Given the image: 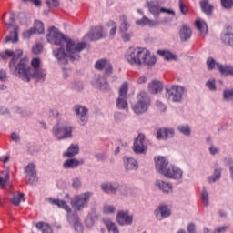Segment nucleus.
Returning a JSON list of instances; mask_svg holds the SVG:
<instances>
[{"instance_id": "a18cd8bd", "label": "nucleus", "mask_w": 233, "mask_h": 233, "mask_svg": "<svg viewBox=\"0 0 233 233\" xmlns=\"http://www.w3.org/2000/svg\"><path fill=\"white\" fill-rule=\"evenodd\" d=\"M136 23L139 26H146V25H148V26H154V25H156V22L151 21L150 19L145 16L142 19L137 20Z\"/></svg>"}, {"instance_id": "338daca9", "label": "nucleus", "mask_w": 233, "mask_h": 233, "mask_svg": "<svg viewBox=\"0 0 233 233\" xmlns=\"http://www.w3.org/2000/svg\"><path fill=\"white\" fill-rule=\"evenodd\" d=\"M95 157L97 161H106L107 156L106 153H97L95 155Z\"/></svg>"}, {"instance_id": "423d86ee", "label": "nucleus", "mask_w": 233, "mask_h": 233, "mask_svg": "<svg viewBox=\"0 0 233 233\" xmlns=\"http://www.w3.org/2000/svg\"><path fill=\"white\" fill-rule=\"evenodd\" d=\"M150 106V96L146 92H140L137 96V103L132 106V110L139 116L145 114Z\"/></svg>"}, {"instance_id": "774afa93", "label": "nucleus", "mask_w": 233, "mask_h": 233, "mask_svg": "<svg viewBox=\"0 0 233 233\" xmlns=\"http://www.w3.org/2000/svg\"><path fill=\"white\" fill-rule=\"evenodd\" d=\"M132 33H122V39L125 43H128V41H130V39H132Z\"/></svg>"}, {"instance_id": "f03ea898", "label": "nucleus", "mask_w": 233, "mask_h": 233, "mask_svg": "<svg viewBox=\"0 0 233 233\" xmlns=\"http://www.w3.org/2000/svg\"><path fill=\"white\" fill-rule=\"evenodd\" d=\"M9 68L11 74H14V76H16V77H19L25 83H29L32 78L37 81H45L46 79V71L42 68L32 69L28 66V60L26 58L20 59L17 66H15V58H13L9 63Z\"/></svg>"}, {"instance_id": "e433bc0d", "label": "nucleus", "mask_w": 233, "mask_h": 233, "mask_svg": "<svg viewBox=\"0 0 233 233\" xmlns=\"http://www.w3.org/2000/svg\"><path fill=\"white\" fill-rule=\"evenodd\" d=\"M196 27L198 28L200 35L202 36L207 35L208 32V26L207 25V23L205 21L198 20L196 22Z\"/></svg>"}, {"instance_id": "6e6d98bb", "label": "nucleus", "mask_w": 233, "mask_h": 233, "mask_svg": "<svg viewBox=\"0 0 233 233\" xmlns=\"http://www.w3.org/2000/svg\"><path fill=\"white\" fill-rule=\"evenodd\" d=\"M46 5H47L48 8H57L59 0H46Z\"/></svg>"}, {"instance_id": "bf43d9fd", "label": "nucleus", "mask_w": 233, "mask_h": 233, "mask_svg": "<svg viewBox=\"0 0 233 233\" xmlns=\"http://www.w3.org/2000/svg\"><path fill=\"white\" fill-rule=\"evenodd\" d=\"M208 150L211 156H217V154H219L220 152L219 147H216L214 144L209 146Z\"/></svg>"}, {"instance_id": "7c9ffc66", "label": "nucleus", "mask_w": 233, "mask_h": 233, "mask_svg": "<svg viewBox=\"0 0 233 233\" xmlns=\"http://www.w3.org/2000/svg\"><path fill=\"white\" fill-rule=\"evenodd\" d=\"M97 218H99V215L96 214L95 210L91 211L85 220L86 227H87V228H92L96 224V221H97Z\"/></svg>"}, {"instance_id": "c85d7f7f", "label": "nucleus", "mask_w": 233, "mask_h": 233, "mask_svg": "<svg viewBox=\"0 0 233 233\" xmlns=\"http://www.w3.org/2000/svg\"><path fill=\"white\" fill-rule=\"evenodd\" d=\"M179 37L182 43H187L192 37V30L188 25H183L179 31Z\"/></svg>"}, {"instance_id": "72a5a7b5", "label": "nucleus", "mask_w": 233, "mask_h": 233, "mask_svg": "<svg viewBox=\"0 0 233 233\" xmlns=\"http://www.w3.org/2000/svg\"><path fill=\"white\" fill-rule=\"evenodd\" d=\"M221 179V168L219 167H215L213 175L208 177V183H218Z\"/></svg>"}, {"instance_id": "09e8293b", "label": "nucleus", "mask_w": 233, "mask_h": 233, "mask_svg": "<svg viewBox=\"0 0 233 233\" xmlns=\"http://www.w3.org/2000/svg\"><path fill=\"white\" fill-rule=\"evenodd\" d=\"M206 86L210 92H216L218 87L216 86V79H209L206 82Z\"/></svg>"}, {"instance_id": "8fccbe9b", "label": "nucleus", "mask_w": 233, "mask_h": 233, "mask_svg": "<svg viewBox=\"0 0 233 233\" xmlns=\"http://www.w3.org/2000/svg\"><path fill=\"white\" fill-rule=\"evenodd\" d=\"M8 183H10V174L5 172V177H0V187H8Z\"/></svg>"}, {"instance_id": "cd10ccee", "label": "nucleus", "mask_w": 233, "mask_h": 233, "mask_svg": "<svg viewBox=\"0 0 233 233\" xmlns=\"http://www.w3.org/2000/svg\"><path fill=\"white\" fill-rule=\"evenodd\" d=\"M84 163H85V160L69 158L63 163V168H65V170H70V169L74 170L76 167H79V165H83Z\"/></svg>"}, {"instance_id": "5fc2aeb1", "label": "nucleus", "mask_w": 233, "mask_h": 233, "mask_svg": "<svg viewBox=\"0 0 233 233\" xmlns=\"http://www.w3.org/2000/svg\"><path fill=\"white\" fill-rule=\"evenodd\" d=\"M221 6L227 10H230L233 6V0H220Z\"/></svg>"}, {"instance_id": "864d4df0", "label": "nucleus", "mask_w": 233, "mask_h": 233, "mask_svg": "<svg viewBox=\"0 0 233 233\" xmlns=\"http://www.w3.org/2000/svg\"><path fill=\"white\" fill-rule=\"evenodd\" d=\"M31 66H32L31 67L32 70H37L41 68L39 67L41 66V60L39 58H33L31 61Z\"/></svg>"}, {"instance_id": "6e6552de", "label": "nucleus", "mask_w": 233, "mask_h": 233, "mask_svg": "<svg viewBox=\"0 0 233 233\" xmlns=\"http://www.w3.org/2000/svg\"><path fill=\"white\" fill-rule=\"evenodd\" d=\"M92 198L91 192L81 193L80 195L76 196L71 201V205L76 212H81L88 207V201Z\"/></svg>"}, {"instance_id": "1a4fd4ad", "label": "nucleus", "mask_w": 233, "mask_h": 233, "mask_svg": "<svg viewBox=\"0 0 233 233\" xmlns=\"http://www.w3.org/2000/svg\"><path fill=\"white\" fill-rule=\"evenodd\" d=\"M127 94L128 84L124 83L119 89V96L116 99V108H118V110L128 112V97L127 96Z\"/></svg>"}, {"instance_id": "4468645a", "label": "nucleus", "mask_w": 233, "mask_h": 233, "mask_svg": "<svg viewBox=\"0 0 233 233\" xmlns=\"http://www.w3.org/2000/svg\"><path fill=\"white\" fill-rule=\"evenodd\" d=\"M164 177L167 179H174L175 181H179L183 179V170L177 166L169 165L167 170L164 173Z\"/></svg>"}, {"instance_id": "58836bf2", "label": "nucleus", "mask_w": 233, "mask_h": 233, "mask_svg": "<svg viewBox=\"0 0 233 233\" xmlns=\"http://www.w3.org/2000/svg\"><path fill=\"white\" fill-rule=\"evenodd\" d=\"M222 99L225 103H230V101H233V87L223 90Z\"/></svg>"}, {"instance_id": "bb28decb", "label": "nucleus", "mask_w": 233, "mask_h": 233, "mask_svg": "<svg viewBox=\"0 0 233 233\" xmlns=\"http://www.w3.org/2000/svg\"><path fill=\"white\" fill-rule=\"evenodd\" d=\"M16 54H17V56L13 51L6 49L5 52L0 53V57H1V59H4V60H6L9 57H12L11 61L15 58V62L16 63L17 59H19V57H21L23 56V51L18 50L16 52ZM11 61H10V63H11ZM15 66H17V65H15Z\"/></svg>"}, {"instance_id": "473e14b6", "label": "nucleus", "mask_w": 233, "mask_h": 233, "mask_svg": "<svg viewBox=\"0 0 233 233\" xmlns=\"http://www.w3.org/2000/svg\"><path fill=\"white\" fill-rule=\"evenodd\" d=\"M48 202L51 203V205H56V207H59V208H65L66 212H70L71 210L70 206L66 205V202L65 200L49 198Z\"/></svg>"}, {"instance_id": "4d7b16f0", "label": "nucleus", "mask_w": 233, "mask_h": 233, "mask_svg": "<svg viewBox=\"0 0 233 233\" xmlns=\"http://www.w3.org/2000/svg\"><path fill=\"white\" fill-rule=\"evenodd\" d=\"M72 187L75 190H77V188H81V178L79 177L73 178Z\"/></svg>"}, {"instance_id": "a211bd4d", "label": "nucleus", "mask_w": 233, "mask_h": 233, "mask_svg": "<svg viewBox=\"0 0 233 233\" xmlns=\"http://www.w3.org/2000/svg\"><path fill=\"white\" fill-rule=\"evenodd\" d=\"M175 131L172 127H161L157 130V139L159 141H168L174 137Z\"/></svg>"}, {"instance_id": "b1692460", "label": "nucleus", "mask_w": 233, "mask_h": 233, "mask_svg": "<svg viewBox=\"0 0 233 233\" xmlns=\"http://www.w3.org/2000/svg\"><path fill=\"white\" fill-rule=\"evenodd\" d=\"M86 39L89 41H97L103 39V27L96 26L91 29L89 33L85 35Z\"/></svg>"}, {"instance_id": "ea45409f", "label": "nucleus", "mask_w": 233, "mask_h": 233, "mask_svg": "<svg viewBox=\"0 0 233 233\" xmlns=\"http://www.w3.org/2000/svg\"><path fill=\"white\" fill-rule=\"evenodd\" d=\"M104 224L106 225L108 232L112 233H119V229L117 228V224L113 222L112 220H104Z\"/></svg>"}, {"instance_id": "39448f33", "label": "nucleus", "mask_w": 233, "mask_h": 233, "mask_svg": "<svg viewBox=\"0 0 233 233\" xmlns=\"http://www.w3.org/2000/svg\"><path fill=\"white\" fill-rule=\"evenodd\" d=\"M188 89L184 86H172L170 88H167L166 97L172 103H183V97H187Z\"/></svg>"}, {"instance_id": "69168bd1", "label": "nucleus", "mask_w": 233, "mask_h": 233, "mask_svg": "<svg viewBox=\"0 0 233 233\" xmlns=\"http://www.w3.org/2000/svg\"><path fill=\"white\" fill-rule=\"evenodd\" d=\"M43 50V45L36 44L32 47L33 54H41V51Z\"/></svg>"}, {"instance_id": "6ab92c4d", "label": "nucleus", "mask_w": 233, "mask_h": 233, "mask_svg": "<svg viewBox=\"0 0 233 233\" xmlns=\"http://www.w3.org/2000/svg\"><path fill=\"white\" fill-rule=\"evenodd\" d=\"M93 86L95 88H98V90H102V92H108L110 91V85L106 78L103 76H97L95 77L93 81Z\"/></svg>"}, {"instance_id": "0eeeda50", "label": "nucleus", "mask_w": 233, "mask_h": 233, "mask_svg": "<svg viewBox=\"0 0 233 233\" xmlns=\"http://www.w3.org/2000/svg\"><path fill=\"white\" fill-rule=\"evenodd\" d=\"M208 70H214V68L218 69L221 76H233V66L231 65H223L219 62H217L213 57H208L206 61Z\"/></svg>"}, {"instance_id": "4c0bfd02", "label": "nucleus", "mask_w": 233, "mask_h": 233, "mask_svg": "<svg viewBox=\"0 0 233 233\" xmlns=\"http://www.w3.org/2000/svg\"><path fill=\"white\" fill-rule=\"evenodd\" d=\"M77 154H79V146L71 144L64 156H66L67 157H74V156H77Z\"/></svg>"}, {"instance_id": "a19ab883", "label": "nucleus", "mask_w": 233, "mask_h": 233, "mask_svg": "<svg viewBox=\"0 0 233 233\" xmlns=\"http://www.w3.org/2000/svg\"><path fill=\"white\" fill-rule=\"evenodd\" d=\"M177 130L180 132V134H183V136H187V137L190 136V134H192V128H190L188 124L179 125L177 127Z\"/></svg>"}, {"instance_id": "dca6fc26", "label": "nucleus", "mask_w": 233, "mask_h": 233, "mask_svg": "<svg viewBox=\"0 0 233 233\" xmlns=\"http://www.w3.org/2000/svg\"><path fill=\"white\" fill-rule=\"evenodd\" d=\"M25 179L27 185H35L37 181H39V178L37 177V172L35 171V165L34 164H28L25 167Z\"/></svg>"}, {"instance_id": "9d476101", "label": "nucleus", "mask_w": 233, "mask_h": 233, "mask_svg": "<svg viewBox=\"0 0 233 233\" xmlns=\"http://www.w3.org/2000/svg\"><path fill=\"white\" fill-rule=\"evenodd\" d=\"M73 112H75L81 127H85L88 123V108L81 105H76L73 107Z\"/></svg>"}, {"instance_id": "f704fd0d", "label": "nucleus", "mask_w": 233, "mask_h": 233, "mask_svg": "<svg viewBox=\"0 0 233 233\" xmlns=\"http://www.w3.org/2000/svg\"><path fill=\"white\" fill-rule=\"evenodd\" d=\"M157 54L164 57L166 61H177V56H176V54L170 51L158 50Z\"/></svg>"}, {"instance_id": "e2e57ef3", "label": "nucleus", "mask_w": 233, "mask_h": 233, "mask_svg": "<svg viewBox=\"0 0 233 233\" xmlns=\"http://www.w3.org/2000/svg\"><path fill=\"white\" fill-rule=\"evenodd\" d=\"M34 34H35V29L32 27L31 29L24 32L23 37H25V39H30V36L34 35Z\"/></svg>"}, {"instance_id": "3c124183", "label": "nucleus", "mask_w": 233, "mask_h": 233, "mask_svg": "<svg viewBox=\"0 0 233 233\" xmlns=\"http://www.w3.org/2000/svg\"><path fill=\"white\" fill-rule=\"evenodd\" d=\"M200 198L202 199L203 205L205 207H208V192L207 191V189L205 187L202 190V194H201Z\"/></svg>"}, {"instance_id": "de8ad7c7", "label": "nucleus", "mask_w": 233, "mask_h": 233, "mask_svg": "<svg viewBox=\"0 0 233 233\" xmlns=\"http://www.w3.org/2000/svg\"><path fill=\"white\" fill-rule=\"evenodd\" d=\"M7 76H6V71L5 70H0V90H5L6 89V86H5V81H6Z\"/></svg>"}, {"instance_id": "ddd939ff", "label": "nucleus", "mask_w": 233, "mask_h": 233, "mask_svg": "<svg viewBox=\"0 0 233 233\" xmlns=\"http://www.w3.org/2000/svg\"><path fill=\"white\" fill-rule=\"evenodd\" d=\"M101 190L105 192V194H117L118 190L126 189L127 186H123L118 182H105L100 186Z\"/></svg>"}, {"instance_id": "37998d69", "label": "nucleus", "mask_w": 233, "mask_h": 233, "mask_svg": "<svg viewBox=\"0 0 233 233\" xmlns=\"http://www.w3.org/2000/svg\"><path fill=\"white\" fill-rule=\"evenodd\" d=\"M120 21L121 23H120L119 30L121 34H125L128 32V30L130 29V24H128L127 17L123 16L122 18H120Z\"/></svg>"}, {"instance_id": "f8f14e48", "label": "nucleus", "mask_w": 233, "mask_h": 233, "mask_svg": "<svg viewBox=\"0 0 233 233\" xmlns=\"http://www.w3.org/2000/svg\"><path fill=\"white\" fill-rule=\"evenodd\" d=\"M147 150H148V146L145 143V135L139 134L134 140L133 152L136 154H147Z\"/></svg>"}, {"instance_id": "a878e982", "label": "nucleus", "mask_w": 233, "mask_h": 233, "mask_svg": "<svg viewBox=\"0 0 233 233\" xmlns=\"http://www.w3.org/2000/svg\"><path fill=\"white\" fill-rule=\"evenodd\" d=\"M154 214L158 221L165 219V218H169L170 209L165 205L158 206L157 209H155Z\"/></svg>"}, {"instance_id": "2f4dec72", "label": "nucleus", "mask_w": 233, "mask_h": 233, "mask_svg": "<svg viewBox=\"0 0 233 233\" xmlns=\"http://www.w3.org/2000/svg\"><path fill=\"white\" fill-rule=\"evenodd\" d=\"M201 11L206 15H212V10H214V6L210 5V2L208 0H202L199 3Z\"/></svg>"}, {"instance_id": "49530a36", "label": "nucleus", "mask_w": 233, "mask_h": 233, "mask_svg": "<svg viewBox=\"0 0 233 233\" xmlns=\"http://www.w3.org/2000/svg\"><path fill=\"white\" fill-rule=\"evenodd\" d=\"M35 34H45V24L41 21L35 22Z\"/></svg>"}, {"instance_id": "603ef678", "label": "nucleus", "mask_w": 233, "mask_h": 233, "mask_svg": "<svg viewBox=\"0 0 233 233\" xmlns=\"http://www.w3.org/2000/svg\"><path fill=\"white\" fill-rule=\"evenodd\" d=\"M103 212L104 214H116V207L114 205H106Z\"/></svg>"}, {"instance_id": "20e7f679", "label": "nucleus", "mask_w": 233, "mask_h": 233, "mask_svg": "<svg viewBox=\"0 0 233 233\" xmlns=\"http://www.w3.org/2000/svg\"><path fill=\"white\" fill-rule=\"evenodd\" d=\"M51 132L56 141L72 139L74 137V127L72 124L66 122H57L53 126Z\"/></svg>"}, {"instance_id": "c756f323", "label": "nucleus", "mask_w": 233, "mask_h": 233, "mask_svg": "<svg viewBox=\"0 0 233 233\" xmlns=\"http://www.w3.org/2000/svg\"><path fill=\"white\" fill-rule=\"evenodd\" d=\"M148 90L151 94H159L163 90V83L159 80H153L148 85Z\"/></svg>"}, {"instance_id": "0e129e2a", "label": "nucleus", "mask_w": 233, "mask_h": 233, "mask_svg": "<svg viewBox=\"0 0 233 233\" xmlns=\"http://www.w3.org/2000/svg\"><path fill=\"white\" fill-rule=\"evenodd\" d=\"M114 117H115V121H116V123H119L125 119V114L121 112H116L114 114Z\"/></svg>"}, {"instance_id": "412c9836", "label": "nucleus", "mask_w": 233, "mask_h": 233, "mask_svg": "<svg viewBox=\"0 0 233 233\" xmlns=\"http://www.w3.org/2000/svg\"><path fill=\"white\" fill-rule=\"evenodd\" d=\"M221 41L233 48V25L228 26L221 34Z\"/></svg>"}, {"instance_id": "052dcab7", "label": "nucleus", "mask_w": 233, "mask_h": 233, "mask_svg": "<svg viewBox=\"0 0 233 233\" xmlns=\"http://www.w3.org/2000/svg\"><path fill=\"white\" fill-rule=\"evenodd\" d=\"M178 6L181 14H183V15H187L188 9L185 6L183 0H178Z\"/></svg>"}, {"instance_id": "79ce46f5", "label": "nucleus", "mask_w": 233, "mask_h": 233, "mask_svg": "<svg viewBox=\"0 0 233 233\" xmlns=\"http://www.w3.org/2000/svg\"><path fill=\"white\" fill-rule=\"evenodd\" d=\"M35 227L38 230H41L42 233H52V228L46 223L38 222L35 224Z\"/></svg>"}, {"instance_id": "f257e3e1", "label": "nucleus", "mask_w": 233, "mask_h": 233, "mask_svg": "<svg viewBox=\"0 0 233 233\" xmlns=\"http://www.w3.org/2000/svg\"><path fill=\"white\" fill-rule=\"evenodd\" d=\"M46 39L51 45L61 46L53 50V56L57 59L59 65H67L68 59L72 62L79 61L81 52L86 48V43L80 42L76 44L69 37H66L56 26L48 28Z\"/></svg>"}, {"instance_id": "9b49d317", "label": "nucleus", "mask_w": 233, "mask_h": 233, "mask_svg": "<svg viewBox=\"0 0 233 233\" xmlns=\"http://www.w3.org/2000/svg\"><path fill=\"white\" fill-rule=\"evenodd\" d=\"M116 221L120 227L130 226L134 223V215H130L128 210H120L116 214Z\"/></svg>"}, {"instance_id": "4be33fe9", "label": "nucleus", "mask_w": 233, "mask_h": 233, "mask_svg": "<svg viewBox=\"0 0 233 233\" xmlns=\"http://www.w3.org/2000/svg\"><path fill=\"white\" fill-rule=\"evenodd\" d=\"M123 163L126 172H132V170H137L139 168V163L132 157L125 156L123 157Z\"/></svg>"}, {"instance_id": "c9c22d12", "label": "nucleus", "mask_w": 233, "mask_h": 233, "mask_svg": "<svg viewBox=\"0 0 233 233\" xmlns=\"http://www.w3.org/2000/svg\"><path fill=\"white\" fill-rule=\"evenodd\" d=\"M148 8L150 14H152L154 17H159V12H161V8L159 7V4H157V2H150L148 4Z\"/></svg>"}, {"instance_id": "13d9d810", "label": "nucleus", "mask_w": 233, "mask_h": 233, "mask_svg": "<svg viewBox=\"0 0 233 233\" xmlns=\"http://www.w3.org/2000/svg\"><path fill=\"white\" fill-rule=\"evenodd\" d=\"M110 25L111 29L109 31V35L111 37H114V35H116V32H117V24H116V22L111 21Z\"/></svg>"}, {"instance_id": "5701e85b", "label": "nucleus", "mask_w": 233, "mask_h": 233, "mask_svg": "<svg viewBox=\"0 0 233 233\" xmlns=\"http://www.w3.org/2000/svg\"><path fill=\"white\" fill-rule=\"evenodd\" d=\"M168 158L165 157H158L157 159L156 160V170L159 174H162V176H165L167 170H168Z\"/></svg>"}, {"instance_id": "f3484780", "label": "nucleus", "mask_w": 233, "mask_h": 233, "mask_svg": "<svg viewBox=\"0 0 233 233\" xmlns=\"http://www.w3.org/2000/svg\"><path fill=\"white\" fill-rule=\"evenodd\" d=\"M5 25L7 26V30L13 28V31H10L9 35L6 36L5 43H17L19 41V26L14 25L12 22H5Z\"/></svg>"}, {"instance_id": "680f3d73", "label": "nucleus", "mask_w": 233, "mask_h": 233, "mask_svg": "<svg viewBox=\"0 0 233 233\" xmlns=\"http://www.w3.org/2000/svg\"><path fill=\"white\" fill-rule=\"evenodd\" d=\"M71 88H73V90H76V92H81V90H83V83H81V82H74L71 85Z\"/></svg>"}, {"instance_id": "393cba45", "label": "nucleus", "mask_w": 233, "mask_h": 233, "mask_svg": "<svg viewBox=\"0 0 233 233\" xmlns=\"http://www.w3.org/2000/svg\"><path fill=\"white\" fill-rule=\"evenodd\" d=\"M155 187H157V188H159V190L164 194H172L174 190L172 183L161 179H157L155 181Z\"/></svg>"}, {"instance_id": "aec40b11", "label": "nucleus", "mask_w": 233, "mask_h": 233, "mask_svg": "<svg viewBox=\"0 0 233 233\" xmlns=\"http://www.w3.org/2000/svg\"><path fill=\"white\" fill-rule=\"evenodd\" d=\"M96 70H100L105 72L106 76H110L112 74V64L109 60L106 59H100L97 60L95 64Z\"/></svg>"}, {"instance_id": "2eb2a0df", "label": "nucleus", "mask_w": 233, "mask_h": 233, "mask_svg": "<svg viewBox=\"0 0 233 233\" xmlns=\"http://www.w3.org/2000/svg\"><path fill=\"white\" fill-rule=\"evenodd\" d=\"M67 221L70 225L74 227L76 232L83 233V224L79 221V216L77 212L67 211Z\"/></svg>"}, {"instance_id": "c03bdc74", "label": "nucleus", "mask_w": 233, "mask_h": 233, "mask_svg": "<svg viewBox=\"0 0 233 233\" xmlns=\"http://www.w3.org/2000/svg\"><path fill=\"white\" fill-rule=\"evenodd\" d=\"M21 201H25V193H19L17 195H14L11 203L15 205V207H19Z\"/></svg>"}, {"instance_id": "7ed1b4c3", "label": "nucleus", "mask_w": 233, "mask_h": 233, "mask_svg": "<svg viewBox=\"0 0 233 233\" xmlns=\"http://www.w3.org/2000/svg\"><path fill=\"white\" fill-rule=\"evenodd\" d=\"M126 59L130 65H137V66H141V65L154 66L157 61L148 50L141 47H130L126 54Z\"/></svg>"}]
</instances>
